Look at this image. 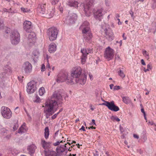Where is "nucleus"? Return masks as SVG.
<instances>
[{
    "label": "nucleus",
    "mask_w": 156,
    "mask_h": 156,
    "mask_svg": "<svg viewBox=\"0 0 156 156\" xmlns=\"http://www.w3.org/2000/svg\"><path fill=\"white\" fill-rule=\"evenodd\" d=\"M62 97L59 93L54 92L45 103V112L49 115H52L56 111L58 104L62 102Z\"/></svg>",
    "instance_id": "1"
},
{
    "label": "nucleus",
    "mask_w": 156,
    "mask_h": 156,
    "mask_svg": "<svg viewBox=\"0 0 156 156\" xmlns=\"http://www.w3.org/2000/svg\"><path fill=\"white\" fill-rule=\"evenodd\" d=\"M81 69L80 67L75 68L71 73V76L75 78V81L81 85L85 84L87 79V75L85 74H81Z\"/></svg>",
    "instance_id": "2"
},
{
    "label": "nucleus",
    "mask_w": 156,
    "mask_h": 156,
    "mask_svg": "<svg viewBox=\"0 0 156 156\" xmlns=\"http://www.w3.org/2000/svg\"><path fill=\"white\" fill-rule=\"evenodd\" d=\"M83 34V37L87 42H90L92 37L90 27L89 23L87 21L83 23L80 27Z\"/></svg>",
    "instance_id": "3"
},
{
    "label": "nucleus",
    "mask_w": 156,
    "mask_h": 156,
    "mask_svg": "<svg viewBox=\"0 0 156 156\" xmlns=\"http://www.w3.org/2000/svg\"><path fill=\"white\" fill-rule=\"evenodd\" d=\"M56 80L58 83L65 82L68 84L73 83V79L69 77L67 72L59 73L56 78Z\"/></svg>",
    "instance_id": "4"
},
{
    "label": "nucleus",
    "mask_w": 156,
    "mask_h": 156,
    "mask_svg": "<svg viewBox=\"0 0 156 156\" xmlns=\"http://www.w3.org/2000/svg\"><path fill=\"white\" fill-rule=\"evenodd\" d=\"M10 40L11 44L13 45H16L20 42V36L17 30L12 31L10 35Z\"/></svg>",
    "instance_id": "5"
},
{
    "label": "nucleus",
    "mask_w": 156,
    "mask_h": 156,
    "mask_svg": "<svg viewBox=\"0 0 156 156\" xmlns=\"http://www.w3.org/2000/svg\"><path fill=\"white\" fill-rule=\"evenodd\" d=\"M58 32V30L55 27H51L48 29V35L50 41H53L56 39Z\"/></svg>",
    "instance_id": "6"
},
{
    "label": "nucleus",
    "mask_w": 156,
    "mask_h": 156,
    "mask_svg": "<svg viewBox=\"0 0 156 156\" xmlns=\"http://www.w3.org/2000/svg\"><path fill=\"white\" fill-rule=\"evenodd\" d=\"M3 117L6 119H10L12 116V112L10 109L7 107L2 106L1 109Z\"/></svg>",
    "instance_id": "7"
},
{
    "label": "nucleus",
    "mask_w": 156,
    "mask_h": 156,
    "mask_svg": "<svg viewBox=\"0 0 156 156\" xmlns=\"http://www.w3.org/2000/svg\"><path fill=\"white\" fill-rule=\"evenodd\" d=\"M36 90V83L34 81L28 82L26 87V91L29 94L34 93Z\"/></svg>",
    "instance_id": "8"
},
{
    "label": "nucleus",
    "mask_w": 156,
    "mask_h": 156,
    "mask_svg": "<svg viewBox=\"0 0 156 156\" xmlns=\"http://www.w3.org/2000/svg\"><path fill=\"white\" fill-rule=\"evenodd\" d=\"M77 18L76 14L74 13H69L68 15L67 16L65 19V22L66 23L71 25L74 23Z\"/></svg>",
    "instance_id": "9"
},
{
    "label": "nucleus",
    "mask_w": 156,
    "mask_h": 156,
    "mask_svg": "<svg viewBox=\"0 0 156 156\" xmlns=\"http://www.w3.org/2000/svg\"><path fill=\"white\" fill-rule=\"evenodd\" d=\"M114 54L113 49L108 46L105 49L104 54V57L108 60H110L113 58Z\"/></svg>",
    "instance_id": "10"
},
{
    "label": "nucleus",
    "mask_w": 156,
    "mask_h": 156,
    "mask_svg": "<svg viewBox=\"0 0 156 156\" xmlns=\"http://www.w3.org/2000/svg\"><path fill=\"white\" fill-rule=\"evenodd\" d=\"M92 51V49L90 48L87 49L83 48L81 49V52L82 53V55L81 57V63L82 64H84L85 63L87 55L89 53H91Z\"/></svg>",
    "instance_id": "11"
},
{
    "label": "nucleus",
    "mask_w": 156,
    "mask_h": 156,
    "mask_svg": "<svg viewBox=\"0 0 156 156\" xmlns=\"http://www.w3.org/2000/svg\"><path fill=\"white\" fill-rule=\"evenodd\" d=\"M102 105L106 106L109 110L112 111L117 112L119 110L118 107L115 105L113 101L111 102L105 101Z\"/></svg>",
    "instance_id": "12"
},
{
    "label": "nucleus",
    "mask_w": 156,
    "mask_h": 156,
    "mask_svg": "<svg viewBox=\"0 0 156 156\" xmlns=\"http://www.w3.org/2000/svg\"><path fill=\"white\" fill-rule=\"evenodd\" d=\"M102 105L106 106L109 110L112 111L117 112L119 110L118 107L115 105L113 101L111 102L105 101Z\"/></svg>",
    "instance_id": "13"
},
{
    "label": "nucleus",
    "mask_w": 156,
    "mask_h": 156,
    "mask_svg": "<svg viewBox=\"0 0 156 156\" xmlns=\"http://www.w3.org/2000/svg\"><path fill=\"white\" fill-rule=\"evenodd\" d=\"M104 31L105 33V37L109 41H112L114 38L113 33L112 30L109 28V27L105 29Z\"/></svg>",
    "instance_id": "14"
},
{
    "label": "nucleus",
    "mask_w": 156,
    "mask_h": 156,
    "mask_svg": "<svg viewBox=\"0 0 156 156\" xmlns=\"http://www.w3.org/2000/svg\"><path fill=\"white\" fill-rule=\"evenodd\" d=\"M66 144L65 145L61 146L56 148L57 154L58 156L63 155V153L65 152V155H66L68 152L67 148L66 146Z\"/></svg>",
    "instance_id": "15"
},
{
    "label": "nucleus",
    "mask_w": 156,
    "mask_h": 156,
    "mask_svg": "<svg viewBox=\"0 0 156 156\" xmlns=\"http://www.w3.org/2000/svg\"><path fill=\"white\" fill-rule=\"evenodd\" d=\"M23 68L26 74H29L32 71V65L28 62H26L24 64Z\"/></svg>",
    "instance_id": "16"
},
{
    "label": "nucleus",
    "mask_w": 156,
    "mask_h": 156,
    "mask_svg": "<svg viewBox=\"0 0 156 156\" xmlns=\"http://www.w3.org/2000/svg\"><path fill=\"white\" fill-rule=\"evenodd\" d=\"M103 9L101 8L98 9L97 11L94 13V17L96 19L100 20L102 18L103 16Z\"/></svg>",
    "instance_id": "17"
},
{
    "label": "nucleus",
    "mask_w": 156,
    "mask_h": 156,
    "mask_svg": "<svg viewBox=\"0 0 156 156\" xmlns=\"http://www.w3.org/2000/svg\"><path fill=\"white\" fill-rule=\"evenodd\" d=\"M24 29L25 31L28 32H30L31 31L32 28V25L30 21H26L23 23Z\"/></svg>",
    "instance_id": "18"
},
{
    "label": "nucleus",
    "mask_w": 156,
    "mask_h": 156,
    "mask_svg": "<svg viewBox=\"0 0 156 156\" xmlns=\"http://www.w3.org/2000/svg\"><path fill=\"white\" fill-rule=\"evenodd\" d=\"M84 10L87 16H90L92 14V11L90 9V5L87 4H84Z\"/></svg>",
    "instance_id": "19"
},
{
    "label": "nucleus",
    "mask_w": 156,
    "mask_h": 156,
    "mask_svg": "<svg viewBox=\"0 0 156 156\" xmlns=\"http://www.w3.org/2000/svg\"><path fill=\"white\" fill-rule=\"evenodd\" d=\"M36 148V146L34 144L28 146L27 148L28 153L31 155H32L35 152Z\"/></svg>",
    "instance_id": "20"
},
{
    "label": "nucleus",
    "mask_w": 156,
    "mask_h": 156,
    "mask_svg": "<svg viewBox=\"0 0 156 156\" xmlns=\"http://www.w3.org/2000/svg\"><path fill=\"white\" fill-rule=\"evenodd\" d=\"M44 156H57L56 152L52 150H46L44 151Z\"/></svg>",
    "instance_id": "21"
},
{
    "label": "nucleus",
    "mask_w": 156,
    "mask_h": 156,
    "mask_svg": "<svg viewBox=\"0 0 156 156\" xmlns=\"http://www.w3.org/2000/svg\"><path fill=\"white\" fill-rule=\"evenodd\" d=\"M41 144L44 150H48V148H50L51 147V143L49 142H46L43 139H41Z\"/></svg>",
    "instance_id": "22"
},
{
    "label": "nucleus",
    "mask_w": 156,
    "mask_h": 156,
    "mask_svg": "<svg viewBox=\"0 0 156 156\" xmlns=\"http://www.w3.org/2000/svg\"><path fill=\"white\" fill-rule=\"evenodd\" d=\"M5 73H1L0 74V86L1 87H3L5 85Z\"/></svg>",
    "instance_id": "23"
},
{
    "label": "nucleus",
    "mask_w": 156,
    "mask_h": 156,
    "mask_svg": "<svg viewBox=\"0 0 156 156\" xmlns=\"http://www.w3.org/2000/svg\"><path fill=\"white\" fill-rule=\"evenodd\" d=\"M29 42L32 43L34 42L36 40V34L34 32L30 33L28 35Z\"/></svg>",
    "instance_id": "24"
},
{
    "label": "nucleus",
    "mask_w": 156,
    "mask_h": 156,
    "mask_svg": "<svg viewBox=\"0 0 156 156\" xmlns=\"http://www.w3.org/2000/svg\"><path fill=\"white\" fill-rule=\"evenodd\" d=\"M56 45L55 43L52 42L49 44L48 51L50 53H53L56 51Z\"/></svg>",
    "instance_id": "25"
},
{
    "label": "nucleus",
    "mask_w": 156,
    "mask_h": 156,
    "mask_svg": "<svg viewBox=\"0 0 156 156\" xmlns=\"http://www.w3.org/2000/svg\"><path fill=\"white\" fill-rule=\"evenodd\" d=\"M39 52L37 50H35L33 51L32 53V58L34 62L37 61V59L38 58L39 55Z\"/></svg>",
    "instance_id": "26"
},
{
    "label": "nucleus",
    "mask_w": 156,
    "mask_h": 156,
    "mask_svg": "<svg viewBox=\"0 0 156 156\" xmlns=\"http://www.w3.org/2000/svg\"><path fill=\"white\" fill-rule=\"evenodd\" d=\"M27 128L25 124L24 123L20 127L18 130V133L22 134L27 132Z\"/></svg>",
    "instance_id": "27"
},
{
    "label": "nucleus",
    "mask_w": 156,
    "mask_h": 156,
    "mask_svg": "<svg viewBox=\"0 0 156 156\" xmlns=\"http://www.w3.org/2000/svg\"><path fill=\"white\" fill-rule=\"evenodd\" d=\"M54 12V10L52 9L51 10H48L47 11V12L45 16L47 18H51L53 16Z\"/></svg>",
    "instance_id": "28"
},
{
    "label": "nucleus",
    "mask_w": 156,
    "mask_h": 156,
    "mask_svg": "<svg viewBox=\"0 0 156 156\" xmlns=\"http://www.w3.org/2000/svg\"><path fill=\"white\" fill-rule=\"evenodd\" d=\"M44 137L47 139L48 137V136L49 134V129L48 127H46L44 129Z\"/></svg>",
    "instance_id": "29"
},
{
    "label": "nucleus",
    "mask_w": 156,
    "mask_h": 156,
    "mask_svg": "<svg viewBox=\"0 0 156 156\" xmlns=\"http://www.w3.org/2000/svg\"><path fill=\"white\" fill-rule=\"evenodd\" d=\"M4 69L6 73H11L12 72V69L9 65L5 66Z\"/></svg>",
    "instance_id": "30"
},
{
    "label": "nucleus",
    "mask_w": 156,
    "mask_h": 156,
    "mask_svg": "<svg viewBox=\"0 0 156 156\" xmlns=\"http://www.w3.org/2000/svg\"><path fill=\"white\" fill-rule=\"evenodd\" d=\"M142 54L145 58L147 60L149 58V56L148 52L145 50L143 49L142 50Z\"/></svg>",
    "instance_id": "31"
},
{
    "label": "nucleus",
    "mask_w": 156,
    "mask_h": 156,
    "mask_svg": "<svg viewBox=\"0 0 156 156\" xmlns=\"http://www.w3.org/2000/svg\"><path fill=\"white\" fill-rule=\"evenodd\" d=\"M45 93L44 88V87H41L39 89V94L41 96H42Z\"/></svg>",
    "instance_id": "32"
},
{
    "label": "nucleus",
    "mask_w": 156,
    "mask_h": 156,
    "mask_svg": "<svg viewBox=\"0 0 156 156\" xmlns=\"http://www.w3.org/2000/svg\"><path fill=\"white\" fill-rule=\"evenodd\" d=\"M122 101L126 104H128L130 101V100L129 98L127 97H122Z\"/></svg>",
    "instance_id": "33"
},
{
    "label": "nucleus",
    "mask_w": 156,
    "mask_h": 156,
    "mask_svg": "<svg viewBox=\"0 0 156 156\" xmlns=\"http://www.w3.org/2000/svg\"><path fill=\"white\" fill-rule=\"evenodd\" d=\"M41 99L37 95H36L33 99L34 102L36 103H40L41 102Z\"/></svg>",
    "instance_id": "34"
},
{
    "label": "nucleus",
    "mask_w": 156,
    "mask_h": 156,
    "mask_svg": "<svg viewBox=\"0 0 156 156\" xmlns=\"http://www.w3.org/2000/svg\"><path fill=\"white\" fill-rule=\"evenodd\" d=\"M105 4L106 7L109 9L110 8L111 2L110 1L108 0H105Z\"/></svg>",
    "instance_id": "35"
},
{
    "label": "nucleus",
    "mask_w": 156,
    "mask_h": 156,
    "mask_svg": "<svg viewBox=\"0 0 156 156\" xmlns=\"http://www.w3.org/2000/svg\"><path fill=\"white\" fill-rule=\"evenodd\" d=\"M110 118L114 122H119L120 121V119L116 116H112Z\"/></svg>",
    "instance_id": "36"
},
{
    "label": "nucleus",
    "mask_w": 156,
    "mask_h": 156,
    "mask_svg": "<svg viewBox=\"0 0 156 156\" xmlns=\"http://www.w3.org/2000/svg\"><path fill=\"white\" fill-rule=\"evenodd\" d=\"M78 3L77 1H74L72 2L70 5L71 6H73L75 8H77L78 7Z\"/></svg>",
    "instance_id": "37"
},
{
    "label": "nucleus",
    "mask_w": 156,
    "mask_h": 156,
    "mask_svg": "<svg viewBox=\"0 0 156 156\" xmlns=\"http://www.w3.org/2000/svg\"><path fill=\"white\" fill-rule=\"evenodd\" d=\"M39 11L41 14L42 15H44L45 13V8L44 6L41 7Z\"/></svg>",
    "instance_id": "38"
},
{
    "label": "nucleus",
    "mask_w": 156,
    "mask_h": 156,
    "mask_svg": "<svg viewBox=\"0 0 156 156\" xmlns=\"http://www.w3.org/2000/svg\"><path fill=\"white\" fill-rule=\"evenodd\" d=\"M118 74L119 76L122 78H124L125 76V75L123 71L121 70H120L119 72H118Z\"/></svg>",
    "instance_id": "39"
},
{
    "label": "nucleus",
    "mask_w": 156,
    "mask_h": 156,
    "mask_svg": "<svg viewBox=\"0 0 156 156\" xmlns=\"http://www.w3.org/2000/svg\"><path fill=\"white\" fill-rule=\"evenodd\" d=\"M4 27V24L3 22L2 19L0 18V30L2 29Z\"/></svg>",
    "instance_id": "40"
},
{
    "label": "nucleus",
    "mask_w": 156,
    "mask_h": 156,
    "mask_svg": "<svg viewBox=\"0 0 156 156\" xmlns=\"http://www.w3.org/2000/svg\"><path fill=\"white\" fill-rule=\"evenodd\" d=\"M21 10L24 12H28L30 11V10L28 9L27 8H21Z\"/></svg>",
    "instance_id": "41"
},
{
    "label": "nucleus",
    "mask_w": 156,
    "mask_h": 156,
    "mask_svg": "<svg viewBox=\"0 0 156 156\" xmlns=\"http://www.w3.org/2000/svg\"><path fill=\"white\" fill-rule=\"evenodd\" d=\"M19 127L18 124L16 123L15 124L13 127V129L14 131H15Z\"/></svg>",
    "instance_id": "42"
},
{
    "label": "nucleus",
    "mask_w": 156,
    "mask_h": 156,
    "mask_svg": "<svg viewBox=\"0 0 156 156\" xmlns=\"http://www.w3.org/2000/svg\"><path fill=\"white\" fill-rule=\"evenodd\" d=\"M130 14L131 15L132 18L134 20L135 18V16L134 15V13L132 10H130L129 11Z\"/></svg>",
    "instance_id": "43"
},
{
    "label": "nucleus",
    "mask_w": 156,
    "mask_h": 156,
    "mask_svg": "<svg viewBox=\"0 0 156 156\" xmlns=\"http://www.w3.org/2000/svg\"><path fill=\"white\" fill-rule=\"evenodd\" d=\"M59 0H51V3L52 5H55L58 3Z\"/></svg>",
    "instance_id": "44"
},
{
    "label": "nucleus",
    "mask_w": 156,
    "mask_h": 156,
    "mask_svg": "<svg viewBox=\"0 0 156 156\" xmlns=\"http://www.w3.org/2000/svg\"><path fill=\"white\" fill-rule=\"evenodd\" d=\"M23 76H18V78L19 81L21 82H22L23 81Z\"/></svg>",
    "instance_id": "45"
},
{
    "label": "nucleus",
    "mask_w": 156,
    "mask_h": 156,
    "mask_svg": "<svg viewBox=\"0 0 156 156\" xmlns=\"http://www.w3.org/2000/svg\"><path fill=\"white\" fill-rule=\"evenodd\" d=\"M120 87L119 86H115L114 87L113 89L114 90H118L119 89Z\"/></svg>",
    "instance_id": "46"
},
{
    "label": "nucleus",
    "mask_w": 156,
    "mask_h": 156,
    "mask_svg": "<svg viewBox=\"0 0 156 156\" xmlns=\"http://www.w3.org/2000/svg\"><path fill=\"white\" fill-rule=\"evenodd\" d=\"M62 141H60H60H57V142H55V143H54V145L55 146H57V145H58L60 144V143L62 142Z\"/></svg>",
    "instance_id": "47"
},
{
    "label": "nucleus",
    "mask_w": 156,
    "mask_h": 156,
    "mask_svg": "<svg viewBox=\"0 0 156 156\" xmlns=\"http://www.w3.org/2000/svg\"><path fill=\"white\" fill-rule=\"evenodd\" d=\"M59 113V112H58V113H57L56 114H54V115H53L52 116V119H55L57 117V115H58V114Z\"/></svg>",
    "instance_id": "48"
},
{
    "label": "nucleus",
    "mask_w": 156,
    "mask_h": 156,
    "mask_svg": "<svg viewBox=\"0 0 156 156\" xmlns=\"http://www.w3.org/2000/svg\"><path fill=\"white\" fill-rule=\"evenodd\" d=\"M45 65L43 64L42 65L41 68V71H44L45 69Z\"/></svg>",
    "instance_id": "49"
},
{
    "label": "nucleus",
    "mask_w": 156,
    "mask_h": 156,
    "mask_svg": "<svg viewBox=\"0 0 156 156\" xmlns=\"http://www.w3.org/2000/svg\"><path fill=\"white\" fill-rule=\"evenodd\" d=\"M24 110L25 112L26 113L27 116L28 117L30 118H31V117H30V115L28 114V112L27 111V110L26 109V108H24Z\"/></svg>",
    "instance_id": "50"
},
{
    "label": "nucleus",
    "mask_w": 156,
    "mask_h": 156,
    "mask_svg": "<svg viewBox=\"0 0 156 156\" xmlns=\"http://www.w3.org/2000/svg\"><path fill=\"white\" fill-rule=\"evenodd\" d=\"M47 58L48 63L46 66V67L47 68L50 69V65L49 63H48V57H47Z\"/></svg>",
    "instance_id": "51"
},
{
    "label": "nucleus",
    "mask_w": 156,
    "mask_h": 156,
    "mask_svg": "<svg viewBox=\"0 0 156 156\" xmlns=\"http://www.w3.org/2000/svg\"><path fill=\"white\" fill-rule=\"evenodd\" d=\"M147 123L148 125H152L154 124V122L153 121H149Z\"/></svg>",
    "instance_id": "52"
},
{
    "label": "nucleus",
    "mask_w": 156,
    "mask_h": 156,
    "mask_svg": "<svg viewBox=\"0 0 156 156\" xmlns=\"http://www.w3.org/2000/svg\"><path fill=\"white\" fill-rule=\"evenodd\" d=\"M91 125H96V123H95V121L94 119H92V123H90Z\"/></svg>",
    "instance_id": "53"
},
{
    "label": "nucleus",
    "mask_w": 156,
    "mask_h": 156,
    "mask_svg": "<svg viewBox=\"0 0 156 156\" xmlns=\"http://www.w3.org/2000/svg\"><path fill=\"white\" fill-rule=\"evenodd\" d=\"M147 69H149V70L150 69H151L152 67H151V65L150 64H149L147 65Z\"/></svg>",
    "instance_id": "54"
},
{
    "label": "nucleus",
    "mask_w": 156,
    "mask_h": 156,
    "mask_svg": "<svg viewBox=\"0 0 156 156\" xmlns=\"http://www.w3.org/2000/svg\"><path fill=\"white\" fill-rule=\"evenodd\" d=\"M133 136L135 138L138 139L139 138V136H138L136 134H134L133 135Z\"/></svg>",
    "instance_id": "55"
},
{
    "label": "nucleus",
    "mask_w": 156,
    "mask_h": 156,
    "mask_svg": "<svg viewBox=\"0 0 156 156\" xmlns=\"http://www.w3.org/2000/svg\"><path fill=\"white\" fill-rule=\"evenodd\" d=\"M141 63L143 65H145L146 64L144 61V60L143 59H142L141 60Z\"/></svg>",
    "instance_id": "56"
},
{
    "label": "nucleus",
    "mask_w": 156,
    "mask_h": 156,
    "mask_svg": "<svg viewBox=\"0 0 156 156\" xmlns=\"http://www.w3.org/2000/svg\"><path fill=\"white\" fill-rule=\"evenodd\" d=\"M3 10L5 12H7L9 13L11 12H10L9 11V9H8L6 8L4 9Z\"/></svg>",
    "instance_id": "57"
},
{
    "label": "nucleus",
    "mask_w": 156,
    "mask_h": 156,
    "mask_svg": "<svg viewBox=\"0 0 156 156\" xmlns=\"http://www.w3.org/2000/svg\"><path fill=\"white\" fill-rule=\"evenodd\" d=\"M80 130H82L84 131H86L85 129H84V127L83 126H82L81 128L80 129Z\"/></svg>",
    "instance_id": "58"
},
{
    "label": "nucleus",
    "mask_w": 156,
    "mask_h": 156,
    "mask_svg": "<svg viewBox=\"0 0 156 156\" xmlns=\"http://www.w3.org/2000/svg\"><path fill=\"white\" fill-rule=\"evenodd\" d=\"M89 77H90V79L91 80H92L93 79V76H92V75L90 74H89Z\"/></svg>",
    "instance_id": "59"
},
{
    "label": "nucleus",
    "mask_w": 156,
    "mask_h": 156,
    "mask_svg": "<svg viewBox=\"0 0 156 156\" xmlns=\"http://www.w3.org/2000/svg\"><path fill=\"white\" fill-rule=\"evenodd\" d=\"M141 112L143 113L144 115V114H146L145 113L144 111V110L143 108L141 109Z\"/></svg>",
    "instance_id": "60"
},
{
    "label": "nucleus",
    "mask_w": 156,
    "mask_h": 156,
    "mask_svg": "<svg viewBox=\"0 0 156 156\" xmlns=\"http://www.w3.org/2000/svg\"><path fill=\"white\" fill-rule=\"evenodd\" d=\"M125 34H123V35H122V37L123 38V39H124V40H126V37L125 36Z\"/></svg>",
    "instance_id": "61"
},
{
    "label": "nucleus",
    "mask_w": 156,
    "mask_h": 156,
    "mask_svg": "<svg viewBox=\"0 0 156 156\" xmlns=\"http://www.w3.org/2000/svg\"><path fill=\"white\" fill-rule=\"evenodd\" d=\"M109 86H110V88L111 89H112V87L114 86V85L113 84H110V85H109Z\"/></svg>",
    "instance_id": "62"
},
{
    "label": "nucleus",
    "mask_w": 156,
    "mask_h": 156,
    "mask_svg": "<svg viewBox=\"0 0 156 156\" xmlns=\"http://www.w3.org/2000/svg\"><path fill=\"white\" fill-rule=\"evenodd\" d=\"M149 70L148 69H146L145 68H144V71L145 72H147V71H149Z\"/></svg>",
    "instance_id": "63"
},
{
    "label": "nucleus",
    "mask_w": 156,
    "mask_h": 156,
    "mask_svg": "<svg viewBox=\"0 0 156 156\" xmlns=\"http://www.w3.org/2000/svg\"><path fill=\"white\" fill-rule=\"evenodd\" d=\"M117 20L119 21V22H118V24L119 25H120L121 24V22H120V20L119 19H118Z\"/></svg>",
    "instance_id": "64"
}]
</instances>
